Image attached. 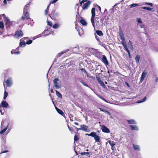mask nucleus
Wrapping results in <instances>:
<instances>
[{"label": "nucleus", "instance_id": "1", "mask_svg": "<svg viewBox=\"0 0 158 158\" xmlns=\"http://www.w3.org/2000/svg\"><path fill=\"white\" fill-rule=\"evenodd\" d=\"M92 16L91 19V23L94 28H95L94 23V18L95 15V10L94 8H93L91 10Z\"/></svg>", "mask_w": 158, "mask_h": 158}, {"label": "nucleus", "instance_id": "2", "mask_svg": "<svg viewBox=\"0 0 158 158\" xmlns=\"http://www.w3.org/2000/svg\"><path fill=\"white\" fill-rule=\"evenodd\" d=\"M3 19L7 24L10 25V22L9 19L7 17H5L4 14L0 15V21Z\"/></svg>", "mask_w": 158, "mask_h": 158}, {"label": "nucleus", "instance_id": "3", "mask_svg": "<svg viewBox=\"0 0 158 158\" xmlns=\"http://www.w3.org/2000/svg\"><path fill=\"white\" fill-rule=\"evenodd\" d=\"M54 86L56 89H58L60 88V81L57 78H55L53 81Z\"/></svg>", "mask_w": 158, "mask_h": 158}, {"label": "nucleus", "instance_id": "4", "mask_svg": "<svg viewBox=\"0 0 158 158\" xmlns=\"http://www.w3.org/2000/svg\"><path fill=\"white\" fill-rule=\"evenodd\" d=\"M7 126V127H9L8 123L7 120L6 119H4L2 120L1 126V128L2 129L5 127H6Z\"/></svg>", "mask_w": 158, "mask_h": 158}, {"label": "nucleus", "instance_id": "5", "mask_svg": "<svg viewBox=\"0 0 158 158\" xmlns=\"http://www.w3.org/2000/svg\"><path fill=\"white\" fill-rule=\"evenodd\" d=\"M100 126L101 127V129L103 132L106 133H109L110 132V131L109 129H108L106 126L100 125Z\"/></svg>", "mask_w": 158, "mask_h": 158}, {"label": "nucleus", "instance_id": "6", "mask_svg": "<svg viewBox=\"0 0 158 158\" xmlns=\"http://www.w3.org/2000/svg\"><path fill=\"white\" fill-rule=\"evenodd\" d=\"M28 38H23L20 40V42L19 43V47H24L26 44V43L24 41V40H28Z\"/></svg>", "mask_w": 158, "mask_h": 158}, {"label": "nucleus", "instance_id": "7", "mask_svg": "<svg viewBox=\"0 0 158 158\" xmlns=\"http://www.w3.org/2000/svg\"><path fill=\"white\" fill-rule=\"evenodd\" d=\"M23 35V32L21 31H17L15 32L14 37L16 38H19L22 37Z\"/></svg>", "mask_w": 158, "mask_h": 158}, {"label": "nucleus", "instance_id": "8", "mask_svg": "<svg viewBox=\"0 0 158 158\" xmlns=\"http://www.w3.org/2000/svg\"><path fill=\"white\" fill-rule=\"evenodd\" d=\"M4 25L2 21L0 22V29L1 31L0 30V35H2V34L3 32L4 31Z\"/></svg>", "mask_w": 158, "mask_h": 158}, {"label": "nucleus", "instance_id": "9", "mask_svg": "<svg viewBox=\"0 0 158 158\" xmlns=\"http://www.w3.org/2000/svg\"><path fill=\"white\" fill-rule=\"evenodd\" d=\"M91 2L89 1H88L86 3H85L83 6L82 7V9L83 10H86L87 9L89 6L91 4Z\"/></svg>", "mask_w": 158, "mask_h": 158}, {"label": "nucleus", "instance_id": "10", "mask_svg": "<svg viewBox=\"0 0 158 158\" xmlns=\"http://www.w3.org/2000/svg\"><path fill=\"white\" fill-rule=\"evenodd\" d=\"M80 127L81 128V130L83 131H84L86 132L87 131L88 127L85 125H80Z\"/></svg>", "mask_w": 158, "mask_h": 158}, {"label": "nucleus", "instance_id": "11", "mask_svg": "<svg viewBox=\"0 0 158 158\" xmlns=\"http://www.w3.org/2000/svg\"><path fill=\"white\" fill-rule=\"evenodd\" d=\"M8 105V103L5 101H3L0 104V107L2 106L3 107L6 108L7 107Z\"/></svg>", "mask_w": 158, "mask_h": 158}, {"label": "nucleus", "instance_id": "12", "mask_svg": "<svg viewBox=\"0 0 158 158\" xmlns=\"http://www.w3.org/2000/svg\"><path fill=\"white\" fill-rule=\"evenodd\" d=\"M102 61L104 64L107 65L109 64L108 62L106 56H103L102 59Z\"/></svg>", "mask_w": 158, "mask_h": 158}, {"label": "nucleus", "instance_id": "13", "mask_svg": "<svg viewBox=\"0 0 158 158\" xmlns=\"http://www.w3.org/2000/svg\"><path fill=\"white\" fill-rule=\"evenodd\" d=\"M12 83V79L11 78H9L6 81V84L8 87L11 86Z\"/></svg>", "mask_w": 158, "mask_h": 158}, {"label": "nucleus", "instance_id": "14", "mask_svg": "<svg viewBox=\"0 0 158 158\" xmlns=\"http://www.w3.org/2000/svg\"><path fill=\"white\" fill-rule=\"evenodd\" d=\"M147 75V73L146 72H143L142 74L141 77V79L140 80V82H142L145 77H146V76Z\"/></svg>", "mask_w": 158, "mask_h": 158}, {"label": "nucleus", "instance_id": "15", "mask_svg": "<svg viewBox=\"0 0 158 158\" xmlns=\"http://www.w3.org/2000/svg\"><path fill=\"white\" fill-rule=\"evenodd\" d=\"M130 127L132 130L138 131L139 130L138 127L136 125H130Z\"/></svg>", "mask_w": 158, "mask_h": 158}, {"label": "nucleus", "instance_id": "16", "mask_svg": "<svg viewBox=\"0 0 158 158\" xmlns=\"http://www.w3.org/2000/svg\"><path fill=\"white\" fill-rule=\"evenodd\" d=\"M69 51V50L67 49L64 51L61 52H60L58 53L57 54V57H60L62 55H63L64 53H65L66 52H68Z\"/></svg>", "mask_w": 158, "mask_h": 158}, {"label": "nucleus", "instance_id": "17", "mask_svg": "<svg viewBox=\"0 0 158 158\" xmlns=\"http://www.w3.org/2000/svg\"><path fill=\"white\" fill-rule=\"evenodd\" d=\"M133 147L135 150L139 151L140 148L139 145L136 144H133Z\"/></svg>", "mask_w": 158, "mask_h": 158}, {"label": "nucleus", "instance_id": "18", "mask_svg": "<svg viewBox=\"0 0 158 158\" xmlns=\"http://www.w3.org/2000/svg\"><path fill=\"white\" fill-rule=\"evenodd\" d=\"M8 127H7V126L6 127H5L3 128H1V131H0V134H2L4 133L7 130Z\"/></svg>", "mask_w": 158, "mask_h": 158}, {"label": "nucleus", "instance_id": "19", "mask_svg": "<svg viewBox=\"0 0 158 158\" xmlns=\"http://www.w3.org/2000/svg\"><path fill=\"white\" fill-rule=\"evenodd\" d=\"M127 121L130 124H136V122H135V121L132 119L128 120Z\"/></svg>", "mask_w": 158, "mask_h": 158}, {"label": "nucleus", "instance_id": "20", "mask_svg": "<svg viewBox=\"0 0 158 158\" xmlns=\"http://www.w3.org/2000/svg\"><path fill=\"white\" fill-rule=\"evenodd\" d=\"M146 99L147 97H145L143 99L138 101L136 102V103H139L144 102L146 101Z\"/></svg>", "mask_w": 158, "mask_h": 158}, {"label": "nucleus", "instance_id": "21", "mask_svg": "<svg viewBox=\"0 0 158 158\" xmlns=\"http://www.w3.org/2000/svg\"><path fill=\"white\" fill-rule=\"evenodd\" d=\"M140 56L139 55H137L136 56L135 58V60L137 63L139 62V61L140 59Z\"/></svg>", "mask_w": 158, "mask_h": 158}, {"label": "nucleus", "instance_id": "22", "mask_svg": "<svg viewBox=\"0 0 158 158\" xmlns=\"http://www.w3.org/2000/svg\"><path fill=\"white\" fill-rule=\"evenodd\" d=\"M108 143L111 146H114L116 145L115 142L114 141H111L110 140L109 141Z\"/></svg>", "mask_w": 158, "mask_h": 158}, {"label": "nucleus", "instance_id": "23", "mask_svg": "<svg viewBox=\"0 0 158 158\" xmlns=\"http://www.w3.org/2000/svg\"><path fill=\"white\" fill-rule=\"evenodd\" d=\"M94 138L96 142H99L100 141V137L97 135H96Z\"/></svg>", "mask_w": 158, "mask_h": 158}, {"label": "nucleus", "instance_id": "24", "mask_svg": "<svg viewBox=\"0 0 158 158\" xmlns=\"http://www.w3.org/2000/svg\"><path fill=\"white\" fill-rule=\"evenodd\" d=\"M80 22L83 26H86L87 25L86 22L84 19H81Z\"/></svg>", "mask_w": 158, "mask_h": 158}, {"label": "nucleus", "instance_id": "25", "mask_svg": "<svg viewBox=\"0 0 158 158\" xmlns=\"http://www.w3.org/2000/svg\"><path fill=\"white\" fill-rule=\"evenodd\" d=\"M96 33L99 36H102L103 35V34L102 32L99 30H97L96 31Z\"/></svg>", "mask_w": 158, "mask_h": 158}, {"label": "nucleus", "instance_id": "26", "mask_svg": "<svg viewBox=\"0 0 158 158\" xmlns=\"http://www.w3.org/2000/svg\"><path fill=\"white\" fill-rule=\"evenodd\" d=\"M56 95L59 98H62V95L57 90H56Z\"/></svg>", "mask_w": 158, "mask_h": 158}, {"label": "nucleus", "instance_id": "27", "mask_svg": "<svg viewBox=\"0 0 158 158\" xmlns=\"http://www.w3.org/2000/svg\"><path fill=\"white\" fill-rule=\"evenodd\" d=\"M29 7L27 6H25L23 9V13L25 14V12H27V10L29 9Z\"/></svg>", "mask_w": 158, "mask_h": 158}, {"label": "nucleus", "instance_id": "28", "mask_svg": "<svg viewBox=\"0 0 158 158\" xmlns=\"http://www.w3.org/2000/svg\"><path fill=\"white\" fill-rule=\"evenodd\" d=\"M142 9H144L145 10H148L149 11H152L153 9L151 8L147 7H141Z\"/></svg>", "mask_w": 158, "mask_h": 158}, {"label": "nucleus", "instance_id": "29", "mask_svg": "<svg viewBox=\"0 0 158 158\" xmlns=\"http://www.w3.org/2000/svg\"><path fill=\"white\" fill-rule=\"evenodd\" d=\"M56 109L57 112L59 114H60L61 115H62V114H63V112L62 111V110H60V109H58L57 107H56Z\"/></svg>", "mask_w": 158, "mask_h": 158}, {"label": "nucleus", "instance_id": "30", "mask_svg": "<svg viewBox=\"0 0 158 158\" xmlns=\"http://www.w3.org/2000/svg\"><path fill=\"white\" fill-rule=\"evenodd\" d=\"M8 94L7 92L6 91H5L4 93V96L3 97V99L4 100H5L6 98L8 96Z\"/></svg>", "mask_w": 158, "mask_h": 158}, {"label": "nucleus", "instance_id": "31", "mask_svg": "<svg viewBox=\"0 0 158 158\" xmlns=\"http://www.w3.org/2000/svg\"><path fill=\"white\" fill-rule=\"evenodd\" d=\"M97 134L96 132H92L91 133H90V136L94 137Z\"/></svg>", "mask_w": 158, "mask_h": 158}, {"label": "nucleus", "instance_id": "32", "mask_svg": "<svg viewBox=\"0 0 158 158\" xmlns=\"http://www.w3.org/2000/svg\"><path fill=\"white\" fill-rule=\"evenodd\" d=\"M59 26H60L59 25V24L57 23V24H54L53 26V27L54 28L56 29V28H59Z\"/></svg>", "mask_w": 158, "mask_h": 158}, {"label": "nucleus", "instance_id": "33", "mask_svg": "<svg viewBox=\"0 0 158 158\" xmlns=\"http://www.w3.org/2000/svg\"><path fill=\"white\" fill-rule=\"evenodd\" d=\"M79 139L78 136L77 135H75L74 138V141H77Z\"/></svg>", "mask_w": 158, "mask_h": 158}, {"label": "nucleus", "instance_id": "34", "mask_svg": "<svg viewBox=\"0 0 158 158\" xmlns=\"http://www.w3.org/2000/svg\"><path fill=\"white\" fill-rule=\"evenodd\" d=\"M98 83L103 88H104L105 87V85L103 82L102 81H101L99 82H98Z\"/></svg>", "mask_w": 158, "mask_h": 158}, {"label": "nucleus", "instance_id": "35", "mask_svg": "<svg viewBox=\"0 0 158 158\" xmlns=\"http://www.w3.org/2000/svg\"><path fill=\"white\" fill-rule=\"evenodd\" d=\"M25 16L26 19H29V14L28 13L26 12L25 13Z\"/></svg>", "mask_w": 158, "mask_h": 158}, {"label": "nucleus", "instance_id": "36", "mask_svg": "<svg viewBox=\"0 0 158 158\" xmlns=\"http://www.w3.org/2000/svg\"><path fill=\"white\" fill-rule=\"evenodd\" d=\"M90 152H81V154L82 155H85L86 156H88L89 153H90Z\"/></svg>", "mask_w": 158, "mask_h": 158}, {"label": "nucleus", "instance_id": "37", "mask_svg": "<svg viewBox=\"0 0 158 158\" xmlns=\"http://www.w3.org/2000/svg\"><path fill=\"white\" fill-rule=\"evenodd\" d=\"M138 6V4H131L130 5H129V6L130 7V8H132V7H135V6Z\"/></svg>", "mask_w": 158, "mask_h": 158}, {"label": "nucleus", "instance_id": "38", "mask_svg": "<svg viewBox=\"0 0 158 158\" xmlns=\"http://www.w3.org/2000/svg\"><path fill=\"white\" fill-rule=\"evenodd\" d=\"M83 31L81 29L80 30L78 31V34L80 36H81L83 35Z\"/></svg>", "mask_w": 158, "mask_h": 158}, {"label": "nucleus", "instance_id": "39", "mask_svg": "<svg viewBox=\"0 0 158 158\" xmlns=\"http://www.w3.org/2000/svg\"><path fill=\"white\" fill-rule=\"evenodd\" d=\"M100 110L101 111H102L105 113H107L109 114H110V113L108 111H107L105 109H100Z\"/></svg>", "mask_w": 158, "mask_h": 158}, {"label": "nucleus", "instance_id": "40", "mask_svg": "<svg viewBox=\"0 0 158 158\" xmlns=\"http://www.w3.org/2000/svg\"><path fill=\"white\" fill-rule=\"evenodd\" d=\"M32 41L31 40H29L28 41H27V42L26 43V44H30L32 43Z\"/></svg>", "mask_w": 158, "mask_h": 158}, {"label": "nucleus", "instance_id": "41", "mask_svg": "<svg viewBox=\"0 0 158 158\" xmlns=\"http://www.w3.org/2000/svg\"><path fill=\"white\" fill-rule=\"evenodd\" d=\"M120 36V38L121 39L122 41H125V40L124 35H121Z\"/></svg>", "mask_w": 158, "mask_h": 158}, {"label": "nucleus", "instance_id": "42", "mask_svg": "<svg viewBox=\"0 0 158 158\" xmlns=\"http://www.w3.org/2000/svg\"><path fill=\"white\" fill-rule=\"evenodd\" d=\"M96 78L98 82H99L101 81H102L101 79L99 77L96 76Z\"/></svg>", "mask_w": 158, "mask_h": 158}, {"label": "nucleus", "instance_id": "43", "mask_svg": "<svg viewBox=\"0 0 158 158\" xmlns=\"http://www.w3.org/2000/svg\"><path fill=\"white\" fill-rule=\"evenodd\" d=\"M52 13H53V15L55 16H57L58 15V13L57 12H55V11L52 12Z\"/></svg>", "mask_w": 158, "mask_h": 158}, {"label": "nucleus", "instance_id": "44", "mask_svg": "<svg viewBox=\"0 0 158 158\" xmlns=\"http://www.w3.org/2000/svg\"><path fill=\"white\" fill-rule=\"evenodd\" d=\"M47 22L48 23V24L49 26H52V23L51 22L47 21Z\"/></svg>", "mask_w": 158, "mask_h": 158}, {"label": "nucleus", "instance_id": "45", "mask_svg": "<svg viewBox=\"0 0 158 158\" xmlns=\"http://www.w3.org/2000/svg\"><path fill=\"white\" fill-rule=\"evenodd\" d=\"M80 82L84 86H85L86 87H89V86H88V85L87 84H85V83H84V82H83L82 81H80Z\"/></svg>", "mask_w": 158, "mask_h": 158}, {"label": "nucleus", "instance_id": "46", "mask_svg": "<svg viewBox=\"0 0 158 158\" xmlns=\"http://www.w3.org/2000/svg\"><path fill=\"white\" fill-rule=\"evenodd\" d=\"M13 51H11V54H19L20 53L19 52H13Z\"/></svg>", "mask_w": 158, "mask_h": 158}, {"label": "nucleus", "instance_id": "47", "mask_svg": "<svg viewBox=\"0 0 158 158\" xmlns=\"http://www.w3.org/2000/svg\"><path fill=\"white\" fill-rule=\"evenodd\" d=\"M137 21L138 23H142V21L141 19L140 18H138L137 19Z\"/></svg>", "mask_w": 158, "mask_h": 158}, {"label": "nucleus", "instance_id": "48", "mask_svg": "<svg viewBox=\"0 0 158 158\" xmlns=\"http://www.w3.org/2000/svg\"><path fill=\"white\" fill-rule=\"evenodd\" d=\"M124 47L125 49L126 50V51L127 52V53L130 52V51L128 50L127 45L124 46Z\"/></svg>", "mask_w": 158, "mask_h": 158}, {"label": "nucleus", "instance_id": "49", "mask_svg": "<svg viewBox=\"0 0 158 158\" xmlns=\"http://www.w3.org/2000/svg\"><path fill=\"white\" fill-rule=\"evenodd\" d=\"M74 49H75V50H73V51H77L78 52V50H79V47L78 46H77V47H75L74 48Z\"/></svg>", "mask_w": 158, "mask_h": 158}, {"label": "nucleus", "instance_id": "50", "mask_svg": "<svg viewBox=\"0 0 158 158\" xmlns=\"http://www.w3.org/2000/svg\"><path fill=\"white\" fill-rule=\"evenodd\" d=\"M49 10L48 9H46L45 10L44 12H45V15H47L48 12Z\"/></svg>", "mask_w": 158, "mask_h": 158}, {"label": "nucleus", "instance_id": "51", "mask_svg": "<svg viewBox=\"0 0 158 158\" xmlns=\"http://www.w3.org/2000/svg\"><path fill=\"white\" fill-rule=\"evenodd\" d=\"M99 44L102 45V47H105V45L104 44H103L102 43L101 41L99 42Z\"/></svg>", "mask_w": 158, "mask_h": 158}, {"label": "nucleus", "instance_id": "52", "mask_svg": "<svg viewBox=\"0 0 158 158\" xmlns=\"http://www.w3.org/2000/svg\"><path fill=\"white\" fill-rule=\"evenodd\" d=\"M8 129L7 130V131H6V132H7V134H8L9 132L10 131V130L11 128V127H8Z\"/></svg>", "mask_w": 158, "mask_h": 158}, {"label": "nucleus", "instance_id": "53", "mask_svg": "<svg viewBox=\"0 0 158 158\" xmlns=\"http://www.w3.org/2000/svg\"><path fill=\"white\" fill-rule=\"evenodd\" d=\"M119 35L120 36L121 35H124L123 32L122 31H121V30L120 31L119 33Z\"/></svg>", "mask_w": 158, "mask_h": 158}, {"label": "nucleus", "instance_id": "54", "mask_svg": "<svg viewBox=\"0 0 158 158\" xmlns=\"http://www.w3.org/2000/svg\"><path fill=\"white\" fill-rule=\"evenodd\" d=\"M145 4L147 5H150L151 6H152V3H149V2H146Z\"/></svg>", "mask_w": 158, "mask_h": 158}, {"label": "nucleus", "instance_id": "55", "mask_svg": "<svg viewBox=\"0 0 158 158\" xmlns=\"http://www.w3.org/2000/svg\"><path fill=\"white\" fill-rule=\"evenodd\" d=\"M124 41H122L121 42L122 44L123 45V47H124V46H125L126 45L125 43H124Z\"/></svg>", "mask_w": 158, "mask_h": 158}, {"label": "nucleus", "instance_id": "56", "mask_svg": "<svg viewBox=\"0 0 158 158\" xmlns=\"http://www.w3.org/2000/svg\"><path fill=\"white\" fill-rule=\"evenodd\" d=\"M95 38H96V39H97V40L98 42H100V40L98 38V36H97V35H95Z\"/></svg>", "mask_w": 158, "mask_h": 158}, {"label": "nucleus", "instance_id": "57", "mask_svg": "<svg viewBox=\"0 0 158 158\" xmlns=\"http://www.w3.org/2000/svg\"><path fill=\"white\" fill-rule=\"evenodd\" d=\"M43 33L44 34V36H46L47 35L50 34L49 33H46L45 32H43Z\"/></svg>", "mask_w": 158, "mask_h": 158}, {"label": "nucleus", "instance_id": "58", "mask_svg": "<svg viewBox=\"0 0 158 158\" xmlns=\"http://www.w3.org/2000/svg\"><path fill=\"white\" fill-rule=\"evenodd\" d=\"M81 71L83 72L84 73H86V71L85 70V69H81Z\"/></svg>", "mask_w": 158, "mask_h": 158}, {"label": "nucleus", "instance_id": "59", "mask_svg": "<svg viewBox=\"0 0 158 158\" xmlns=\"http://www.w3.org/2000/svg\"><path fill=\"white\" fill-rule=\"evenodd\" d=\"M2 143H3V144H5L6 143V139H4L3 141H2Z\"/></svg>", "mask_w": 158, "mask_h": 158}, {"label": "nucleus", "instance_id": "60", "mask_svg": "<svg viewBox=\"0 0 158 158\" xmlns=\"http://www.w3.org/2000/svg\"><path fill=\"white\" fill-rule=\"evenodd\" d=\"M42 36L41 35V34H39V35H37L36 36V38H39V37H41Z\"/></svg>", "mask_w": 158, "mask_h": 158}, {"label": "nucleus", "instance_id": "61", "mask_svg": "<svg viewBox=\"0 0 158 158\" xmlns=\"http://www.w3.org/2000/svg\"><path fill=\"white\" fill-rule=\"evenodd\" d=\"M129 44L130 45H132V42L130 40H129Z\"/></svg>", "mask_w": 158, "mask_h": 158}, {"label": "nucleus", "instance_id": "62", "mask_svg": "<svg viewBox=\"0 0 158 158\" xmlns=\"http://www.w3.org/2000/svg\"><path fill=\"white\" fill-rule=\"evenodd\" d=\"M58 1V0H53L52 2V3H55Z\"/></svg>", "mask_w": 158, "mask_h": 158}, {"label": "nucleus", "instance_id": "63", "mask_svg": "<svg viewBox=\"0 0 158 158\" xmlns=\"http://www.w3.org/2000/svg\"><path fill=\"white\" fill-rule=\"evenodd\" d=\"M128 56H129V57L130 58H131V55L130 54V52H128Z\"/></svg>", "mask_w": 158, "mask_h": 158}, {"label": "nucleus", "instance_id": "64", "mask_svg": "<svg viewBox=\"0 0 158 158\" xmlns=\"http://www.w3.org/2000/svg\"><path fill=\"white\" fill-rule=\"evenodd\" d=\"M99 98L101 99H102L103 100L105 101V102H106V101L105 100V99H104V98H103L102 97H99Z\"/></svg>", "mask_w": 158, "mask_h": 158}]
</instances>
